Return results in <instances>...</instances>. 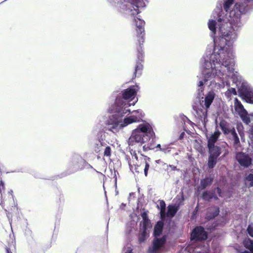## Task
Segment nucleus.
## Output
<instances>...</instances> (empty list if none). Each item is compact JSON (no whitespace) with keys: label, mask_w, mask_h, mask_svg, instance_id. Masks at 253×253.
I'll return each mask as SVG.
<instances>
[{"label":"nucleus","mask_w":253,"mask_h":253,"mask_svg":"<svg viewBox=\"0 0 253 253\" xmlns=\"http://www.w3.org/2000/svg\"><path fill=\"white\" fill-rule=\"evenodd\" d=\"M134 156H135V158L137 160L138 158H137V156L136 154H135Z\"/></svg>","instance_id":"nucleus-54"},{"label":"nucleus","mask_w":253,"mask_h":253,"mask_svg":"<svg viewBox=\"0 0 253 253\" xmlns=\"http://www.w3.org/2000/svg\"><path fill=\"white\" fill-rule=\"evenodd\" d=\"M204 85V83L203 82V81H200L199 83V86H203Z\"/></svg>","instance_id":"nucleus-49"},{"label":"nucleus","mask_w":253,"mask_h":253,"mask_svg":"<svg viewBox=\"0 0 253 253\" xmlns=\"http://www.w3.org/2000/svg\"><path fill=\"white\" fill-rule=\"evenodd\" d=\"M169 167L171 168L172 170H175L176 169V167L173 165H169Z\"/></svg>","instance_id":"nucleus-47"},{"label":"nucleus","mask_w":253,"mask_h":253,"mask_svg":"<svg viewBox=\"0 0 253 253\" xmlns=\"http://www.w3.org/2000/svg\"><path fill=\"white\" fill-rule=\"evenodd\" d=\"M243 127V126L242 125H237V129L239 132V133L241 136H242V134L243 133V132L241 131V128Z\"/></svg>","instance_id":"nucleus-40"},{"label":"nucleus","mask_w":253,"mask_h":253,"mask_svg":"<svg viewBox=\"0 0 253 253\" xmlns=\"http://www.w3.org/2000/svg\"><path fill=\"white\" fill-rule=\"evenodd\" d=\"M215 94L212 91H210L206 95L205 98V106L209 109L214 98Z\"/></svg>","instance_id":"nucleus-19"},{"label":"nucleus","mask_w":253,"mask_h":253,"mask_svg":"<svg viewBox=\"0 0 253 253\" xmlns=\"http://www.w3.org/2000/svg\"><path fill=\"white\" fill-rule=\"evenodd\" d=\"M141 118L139 116H136L134 115H131L130 116L125 118L124 123L126 125L135 122L140 121Z\"/></svg>","instance_id":"nucleus-24"},{"label":"nucleus","mask_w":253,"mask_h":253,"mask_svg":"<svg viewBox=\"0 0 253 253\" xmlns=\"http://www.w3.org/2000/svg\"><path fill=\"white\" fill-rule=\"evenodd\" d=\"M216 191L217 193H218L219 197H221V190L220 188L217 187L216 188Z\"/></svg>","instance_id":"nucleus-45"},{"label":"nucleus","mask_w":253,"mask_h":253,"mask_svg":"<svg viewBox=\"0 0 253 253\" xmlns=\"http://www.w3.org/2000/svg\"><path fill=\"white\" fill-rule=\"evenodd\" d=\"M166 240L167 238L166 236H163L160 238H154L152 246L148 248V253H159L161 248L166 243Z\"/></svg>","instance_id":"nucleus-7"},{"label":"nucleus","mask_w":253,"mask_h":253,"mask_svg":"<svg viewBox=\"0 0 253 253\" xmlns=\"http://www.w3.org/2000/svg\"><path fill=\"white\" fill-rule=\"evenodd\" d=\"M208 238V233L202 226H197L191 234V239L196 241H205Z\"/></svg>","instance_id":"nucleus-5"},{"label":"nucleus","mask_w":253,"mask_h":253,"mask_svg":"<svg viewBox=\"0 0 253 253\" xmlns=\"http://www.w3.org/2000/svg\"><path fill=\"white\" fill-rule=\"evenodd\" d=\"M4 189V182L2 181H0V193L1 192L2 190Z\"/></svg>","instance_id":"nucleus-41"},{"label":"nucleus","mask_w":253,"mask_h":253,"mask_svg":"<svg viewBox=\"0 0 253 253\" xmlns=\"http://www.w3.org/2000/svg\"><path fill=\"white\" fill-rule=\"evenodd\" d=\"M51 242H50V243H49V245H48V246H47V247L46 248V249H47V248H49L51 247Z\"/></svg>","instance_id":"nucleus-53"},{"label":"nucleus","mask_w":253,"mask_h":253,"mask_svg":"<svg viewBox=\"0 0 253 253\" xmlns=\"http://www.w3.org/2000/svg\"><path fill=\"white\" fill-rule=\"evenodd\" d=\"M6 253H13V250L10 247H6L5 248Z\"/></svg>","instance_id":"nucleus-43"},{"label":"nucleus","mask_w":253,"mask_h":253,"mask_svg":"<svg viewBox=\"0 0 253 253\" xmlns=\"http://www.w3.org/2000/svg\"><path fill=\"white\" fill-rule=\"evenodd\" d=\"M160 215L161 219H163L166 217V210H160Z\"/></svg>","instance_id":"nucleus-39"},{"label":"nucleus","mask_w":253,"mask_h":253,"mask_svg":"<svg viewBox=\"0 0 253 253\" xmlns=\"http://www.w3.org/2000/svg\"><path fill=\"white\" fill-rule=\"evenodd\" d=\"M84 160L81 158H75L70 164V168L73 169V172L82 169L83 168Z\"/></svg>","instance_id":"nucleus-13"},{"label":"nucleus","mask_w":253,"mask_h":253,"mask_svg":"<svg viewBox=\"0 0 253 253\" xmlns=\"http://www.w3.org/2000/svg\"><path fill=\"white\" fill-rule=\"evenodd\" d=\"M219 126L225 134L230 133L232 130L233 127H230L227 122L224 120H222L220 122Z\"/></svg>","instance_id":"nucleus-18"},{"label":"nucleus","mask_w":253,"mask_h":253,"mask_svg":"<svg viewBox=\"0 0 253 253\" xmlns=\"http://www.w3.org/2000/svg\"><path fill=\"white\" fill-rule=\"evenodd\" d=\"M142 231L138 236V241L139 243L143 242L146 239V230L142 229Z\"/></svg>","instance_id":"nucleus-32"},{"label":"nucleus","mask_w":253,"mask_h":253,"mask_svg":"<svg viewBox=\"0 0 253 253\" xmlns=\"http://www.w3.org/2000/svg\"><path fill=\"white\" fill-rule=\"evenodd\" d=\"M220 31L222 33V37L219 39L221 43L220 46L215 45L214 48L213 53L210 57V59L212 64L215 66L216 64L220 66H224L227 68L228 72H232L233 70V51L230 48H226L225 50L224 44H226V42L229 41L231 38L230 35L232 34L231 32H223L221 28H220Z\"/></svg>","instance_id":"nucleus-2"},{"label":"nucleus","mask_w":253,"mask_h":253,"mask_svg":"<svg viewBox=\"0 0 253 253\" xmlns=\"http://www.w3.org/2000/svg\"><path fill=\"white\" fill-rule=\"evenodd\" d=\"M220 134V132L219 131L217 130L215 131L214 133L212 134L209 138L208 141V146L209 147L211 146H214V144L217 140V139L219 136Z\"/></svg>","instance_id":"nucleus-20"},{"label":"nucleus","mask_w":253,"mask_h":253,"mask_svg":"<svg viewBox=\"0 0 253 253\" xmlns=\"http://www.w3.org/2000/svg\"><path fill=\"white\" fill-rule=\"evenodd\" d=\"M129 253H131V251H130Z\"/></svg>","instance_id":"nucleus-57"},{"label":"nucleus","mask_w":253,"mask_h":253,"mask_svg":"<svg viewBox=\"0 0 253 253\" xmlns=\"http://www.w3.org/2000/svg\"><path fill=\"white\" fill-rule=\"evenodd\" d=\"M213 198L215 200H217L218 199V197H217V196L215 195L214 192V196L213 197Z\"/></svg>","instance_id":"nucleus-51"},{"label":"nucleus","mask_w":253,"mask_h":253,"mask_svg":"<svg viewBox=\"0 0 253 253\" xmlns=\"http://www.w3.org/2000/svg\"><path fill=\"white\" fill-rule=\"evenodd\" d=\"M184 134H185L184 132H182L180 134V136H179V139H182L183 138Z\"/></svg>","instance_id":"nucleus-46"},{"label":"nucleus","mask_w":253,"mask_h":253,"mask_svg":"<svg viewBox=\"0 0 253 253\" xmlns=\"http://www.w3.org/2000/svg\"><path fill=\"white\" fill-rule=\"evenodd\" d=\"M214 196V192H211L210 191H206L203 192L202 194V198L203 200L207 201H211Z\"/></svg>","instance_id":"nucleus-29"},{"label":"nucleus","mask_w":253,"mask_h":253,"mask_svg":"<svg viewBox=\"0 0 253 253\" xmlns=\"http://www.w3.org/2000/svg\"><path fill=\"white\" fill-rule=\"evenodd\" d=\"M217 158L209 156L208 161V166L210 169L213 168L217 163Z\"/></svg>","instance_id":"nucleus-30"},{"label":"nucleus","mask_w":253,"mask_h":253,"mask_svg":"<svg viewBox=\"0 0 253 253\" xmlns=\"http://www.w3.org/2000/svg\"><path fill=\"white\" fill-rule=\"evenodd\" d=\"M228 90L229 91V92L234 94V95H236L237 94V92H236V89L234 88H230L228 89Z\"/></svg>","instance_id":"nucleus-42"},{"label":"nucleus","mask_w":253,"mask_h":253,"mask_svg":"<svg viewBox=\"0 0 253 253\" xmlns=\"http://www.w3.org/2000/svg\"><path fill=\"white\" fill-rule=\"evenodd\" d=\"M238 115L240 116L242 121L245 124L249 125L250 123L251 119L247 111H245V112H242Z\"/></svg>","instance_id":"nucleus-28"},{"label":"nucleus","mask_w":253,"mask_h":253,"mask_svg":"<svg viewBox=\"0 0 253 253\" xmlns=\"http://www.w3.org/2000/svg\"><path fill=\"white\" fill-rule=\"evenodd\" d=\"M247 231L250 236L253 237V224H250L249 225Z\"/></svg>","instance_id":"nucleus-38"},{"label":"nucleus","mask_w":253,"mask_h":253,"mask_svg":"<svg viewBox=\"0 0 253 253\" xmlns=\"http://www.w3.org/2000/svg\"><path fill=\"white\" fill-rule=\"evenodd\" d=\"M164 226V223L162 221H159L157 222L154 227V236L155 237L159 236L162 232Z\"/></svg>","instance_id":"nucleus-21"},{"label":"nucleus","mask_w":253,"mask_h":253,"mask_svg":"<svg viewBox=\"0 0 253 253\" xmlns=\"http://www.w3.org/2000/svg\"><path fill=\"white\" fill-rule=\"evenodd\" d=\"M160 151L164 152L165 154L169 153L171 151V148L169 145H163L162 147L160 148Z\"/></svg>","instance_id":"nucleus-35"},{"label":"nucleus","mask_w":253,"mask_h":253,"mask_svg":"<svg viewBox=\"0 0 253 253\" xmlns=\"http://www.w3.org/2000/svg\"><path fill=\"white\" fill-rule=\"evenodd\" d=\"M139 89L138 85H132L122 91V97L126 100L133 98Z\"/></svg>","instance_id":"nucleus-11"},{"label":"nucleus","mask_w":253,"mask_h":253,"mask_svg":"<svg viewBox=\"0 0 253 253\" xmlns=\"http://www.w3.org/2000/svg\"><path fill=\"white\" fill-rule=\"evenodd\" d=\"M155 137L156 136L155 133L154 137H150L149 136V139H147V142L144 143L145 144L143 146V150L144 151L154 150L155 148Z\"/></svg>","instance_id":"nucleus-15"},{"label":"nucleus","mask_w":253,"mask_h":253,"mask_svg":"<svg viewBox=\"0 0 253 253\" xmlns=\"http://www.w3.org/2000/svg\"><path fill=\"white\" fill-rule=\"evenodd\" d=\"M126 105L121 99H117L114 105L110 108V113H117L119 116H123L125 114L128 113H130V110L124 107Z\"/></svg>","instance_id":"nucleus-6"},{"label":"nucleus","mask_w":253,"mask_h":253,"mask_svg":"<svg viewBox=\"0 0 253 253\" xmlns=\"http://www.w3.org/2000/svg\"><path fill=\"white\" fill-rule=\"evenodd\" d=\"M162 146H161V144H158L157 145H156V147L155 148H159V150L160 151V148H162Z\"/></svg>","instance_id":"nucleus-48"},{"label":"nucleus","mask_w":253,"mask_h":253,"mask_svg":"<svg viewBox=\"0 0 253 253\" xmlns=\"http://www.w3.org/2000/svg\"><path fill=\"white\" fill-rule=\"evenodd\" d=\"M147 0H125L126 3L122 5V8L132 17H135L140 13L139 7L145 6V1ZM133 21L135 23L136 32L137 33L138 47H137V60H144V52L142 45L144 42V36L145 35L144 26L145 21L139 18H134Z\"/></svg>","instance_id":"nucleus-1"},{"label":"nucleus","mask_w":253,"mask_h":253,"mask_svg":"<svg viewBox=\"0 0 253 253\" xmlns=\"http://www.w3.org/2000/svg\"><path fill=\"white\" fill-rule=\"evenodd\" d=\"M147 139H149L148 136L142 135L137 130H133L128 139V144L129 146L134 147L135 148L136 146L140 147L143 143L147 142Z\"/></svg>","instance_id":"nucleus-3"},{"label":"nucleus","mask_w":253,"mask_h":253,"mask_svg":"<svg viewBox=\"0 0 253 253\" xmlns=\"http://www.w3.org/2000/svg\"><path fill=\"white\" fill-rule=\"evenodd\" d=\"M178 211L177 207L175 206L169 205L168 207L167 216L168 217H173Z\"/></svg>","instance_id":"nucleus-26"},{"label":"nucleus","mask_w":253,"mask_h":253,"mask_svg":"<svg viewBox=\"0 0 253 253\" xmlns=\"http://www.w3.org/2000/svg\"><path fill=\"white\" fill-rule=\"evenodd\" d=\"M158 208H160V210H166V203L163 200H159V206H157Z\"/></svg>","instance_id":"nucleus-37"},{"label":"nucleus","mask_w":253,"mask_h":253,"mask_svg":"<svg viewBox=\"0 0 253 253\" xmlns=\"http://www.w3.org/2000/svg\"><path fill=\"white\" fill-rule=\"evenodd\" d=\"M134 130H137L142 135L147 136L149 137H154L155 132L151 126L149 125L140 124Z\"/></svg>","instance_id":"nucleus-10"},{"label":"nucleus","mask_w":253,"mask_h":253,"mask_svg":"<svg viewBox=\"0 0 253 253\" xmlns=\"http://www.w3.org/2000/svg\"><path fill=\"white\" fill-rule=\"evenodd\" d=\"M243 245L244 247L250 250V251L253 253V241L248 238L245 239L243 241Z\"/></svg>","instance_id":"nucleus-27"},{"label":"nucleus","mask_w":253,"mask_h":253,"mask_svg":"<svg viewBox=\"0 0 253 253\" xmlns=\"http://www.w3.org/2000/svg\"><path fill=\"white\" fill-rule=\"evenodd\" d=\"M239 96L248 103L253 104V90L245 85L239 89Z\"/></svg>","instance_id":"nucleus-8"},{"label":"nucleus","mask_w":253,"mask_h":253,"mask_svg":"<svg viewBox=\"0 0 253 253\" xmlns=\"http://www.w3.org/2000/svg\"><path fill=\"white\" fill-rule=\"evenodd\" d=\"M216 22L213 20H210L208 22V27L213 34L216 33Z\"/></svg>","instance_id":"nucleus-31"},{"label":"nucleus","mask_w":253,"mask_h":253,"mask_svg":"<svg viewBox=\"0 0 253 253\" xmlns=\"http://www.w3.org/2000/svg\"><path fill=\"white\" fill-rule=\"evenodd\" d=\"M213 179L211 177H206L205 178L202 179L200 182V188L202 189H205L208 186H210L212 182Z\"/></svg>","instance_id":"nucleus-25"},{"label":"nucleus","mask_w":253,"mask_h":253,"mask_svg":"<svg viewBox=\"0 0 253 253\" xmlns=\"http://www.w3.org/2000/svg\"><path fill=\"white\" fill-rule=\"evenodd\" d=\"M245 180L249 182L248 185L249 187H253V174L250 173L248 176L245 177Z\"/></svg>","instance_id":"nucleus-33"},{"label":"nucleus","mask_w":253,"mask_h":253,"mask_svg":"<svg viewBox=\"0 0 253 253\" xmlns=\"http://www.w3.org/2000/svg\"><path fill=\"white\" fill-rule=\"evenodd\" d=\"M219 213V209L216 206H211L208 208L206 214V218L211 220L214 218Z\"/></svg>","instance_id":"nucleus-14"},{"label":"nucleus","mask_w":253,"mask_h":253,"mask_svg":"<svg viewBox=\"0 0 253 253\" xmlns=\"http://www.w3.org/2000/svg\"><path fill=\"white\" fill-rule=\"evenodd\" d=\"M194 110L196 112L197 116L200 120H205L207 117L208 109L200 103L199 105H195L193 107Z\"/></svg>","instance_id":"nucleus-12"},{"label":"nucleus","mask_w":253,"mask_h":253,"mask_svg":"<svg viewBox=\"0 0 253 253\" xmlns=\"http://www.w3.org/2000/svg\"><path fill=\"white\" fill-rule=\"evenodd\" d=\"M114 178H115V181H116L117 180V177H116V171L115 170L114 171Z\"/></svg>","instance_id":"nucleus-52"},{"label":"nucleus","mask_w":253,"mask_h":253,"mask_svg":"<svg viewBox=\"0 0 253 253\" xmlns=\"http://www.w3.org/2000/svg\"><path fill=\"white\" fill-rule=\"evenodd\" d=\"M233 2L234 0H227L223 5L224 9L226 11H227L231 6L233 4Z\"/></svg>","instance_id":"nucleus-34"},{"label":"nucleus","mask_w":253,"mask_h":253,"mask_svg":"<svg viewBox=\"0 0 253 253\" xmlns=\"http://www.w3.org/2000/svg\"><path fill=\"white\" fill-rule=\"evenodd\" d=\"M111 155V149L109 146H107L104 151V156L110 157Z\"/></svg>","instance_id":"nucleus-36"},{"label":"nucleus","mask_w":253,"mask_h":253,"mask_svg":"<svg viewBox=\"0 0 253 253\" xmlns=\"http://www.w3.org/2000/svg\"><path fill=\"white\" fill-rule=\"evenodd\" d=\"M234 102V108L238 114L246 111L240 101L237 98L235 99Z\"/></svg>","instance_id":"nucleus-23"},{"label":"nucleus","mask_w":253,"mask_h":253,"mask_svg":"<svg viewBox=\"0 0 253 253\" xmlns=\"http://www.w3.org/2000/svg\"><path fill=\"white\" fill-rule=\"evenodd\" d=\"M208 148L210 155L217 158L221 153L222 148H225V147L222 146V147H221L214 145L213 146H209Z\"/></svg>","instance_id":"nucleus-17"},{"label":"nucleus","mask_w":253,"mask_h":253,"mask_svg":"<svg viewBox=\"0 0 253 253\" xmlns=\"http://www.w3.org/2000/svg\"><path fill=\"white\" fill-rule=\"evenodd\" d=\"M133 113H137V111H133Z\"/></svg>","instance_id":"nucleus-55"},{"label":"nucleus","mask_w":253,"mask_h":253,"mask_svg":"<svg viewBox=\"0 0 253 253\" xmlns=\"http://www.w3.org/2000/svg\"><path fill=\"white\" fill-rule=\"evenodd\" d=\"M69 174V173H68V174ZM66 175H67V174H65L64 175V176H66Z\"/></svg>","instance_id":"nucleus-56"},{"label":"nucleus","mask_w":253,"mask_h":253,"mask_svg":"<svg viewBox=\"0 0 253 253\" xmlns=\"http://www.w3.org/2000/svg\"><path fill=\"white\" fill-rule=\"evenodd\" d=\"M228 153V151L227 150H226H226H225V152H224V154H223V157L225 156H226Z\"/></svg>","instance_id":"nucleus-50"},{"label":"nucleus","mask_w":253,"mask_h":253,"mask_svg":"<svg viewBox=\"0 0 253 253\" xmlns=\"http://www.w3.org/2000/svg\"><path fill=\"white\" fill-rule=\"evenodd\" d=\"M150 162V158L147 156H144L140 159V162L139 164L136 163L133 166L129 164L130 169L136 173L141 172L144 168V172L145 176L148 175V171L150 168L149 162Z\"/></svg>","instance_id":"nucleus-4"},{"label":"nucleus","mask_w":253,"mask_h":253,"mask_svg":"<svg viewBox=\"0 0 253 253\" xmlns=\"http://www.w3.org/2000/svg\"><path fill=\"white\" fill-rule=\"evenodd\" d=\"M118 125H119V122L118 121H116L115 122V123L113 124V125L111 128L112 129H116L118 127Z\"/></svg>","instance_id":"nucleus-44"},{"label":"nucleus","mask_w":253,"mask_h":253,"mask_svg":"<svg viewBox=\"0 0 253 253\" xmlns=\"http://www.w3.org/2000/svg\"><path fill=\"white\" fill-rule=\"evenodd\" d=\"M236 160L244 168H248L252 164V160L249 155L243 152H238L236 155Z\"/></svg>","instance_id":"nucleus-9"},{"label":"nucleus","mask_w":253,"mask_h":253,"mask_svg":"<svg viewBox=\"0 0 253 253\" xmlns=\"http://www.w3.org/2000/svg\"><path fill=\"white\" fill-rule=\"evenodd\" d=\"M233 136V146L235 149H237L240 146V142L238 136L236 132L235 129L234 127H232V130L230 133Z\"/></svg>","instance_id":"nucleus-22"},{"label":"nucleus","mask_w":253,"mask_h":253,"mask_svg":"<svg viewBox=\"0 0 253 253\" xmlns=\"http://www.w3.org/2000/svg\"><path fill=\"white\" fill-rule=\"evenodd\" d=\"M148 211H144L141 213V216L142 218V220L140 222V224L142 225V229L147 230L148 228L151 226V222L148 218Z\"/></svg>","instance_id":"nucleus-16"}]
</instances>
